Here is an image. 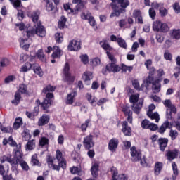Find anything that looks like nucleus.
Returning a JSON list of instances; mask_svg holds the SVG:
<instances>
[{
	"instance_id": "f257e3e1",
	"label": "nucleus",
	"mask_w": 180,
	"mask_h": 180,
	"mask_svg": "<svg viewBox=\"0 0 180 180\" xmlns=\"http://www.w3.org/2000/svg\"><path fill=\"white\" fill-rule=\"evenodd\" d=\"M56 158L58 160V165L54 164V159L53 156H46V164L49 168H51L53 171H60L61 168L63 169H67V160L63 156V152L60 150H56Z\"/></svg>"
},
{
	"instance_id": "f03ea898",
	"label": "nucleus",
	"mask_w": 180,
	"mask_h": 180,
	"mask_svg": "<svg viewBox=\"0 0 180 180\" xmlns=\"http://www.w3.org/2000/svg\"><path fill=\"white\" fill-rule=\"evenodd\" d=\"M110 7L113 11L111 13L110 18H119L122 13H124L126 12V8L128 6H130V1L129 0H111Z\"/></svg>"
},
{
	"instance_id": "7ed1b4c3",
	"label": "nucleus",
	"mask_w": 180,
	"mask_h": 180,
	"mask_svg": "<svg viewBox=\"0 0 180 180\" xmlns=\"http://www.w3.org/2000/svg\"><path fill=\"white\" fill-rule=\"evenodd\" d=\"M83 146L85 150H88L87 155L89 158H94L95 157V150L94 147H95V141H94V135L89 134L84 138Z\"/></svg>"
},
{
	"instance_id": "20e7f679",
	"label": "nucleus",
	"mask_w": 180,
	"mask_h": 180,
	"mask_svg": "<svg viewBox=\"0 0 180 180\" xmlns=\"http://www.w3.org/2000/svg\"><path fill=\"white\" fill-rule=\"evenodd\" d=\"M53 99H54V94L48 93L45 96V98L42 103L40 102L39 99H37L36 100L35 103H37V106H38V108H39L41 105L42 110H44L45 113H50V110H49V108L51 106V104L53 103Z\"/></svg>"
},
{
	"instance_id": "39448f33",
	"label": "nucleus",
	"mask_w": 180,
	"mask_h": 180,
	"mask_svg": "<svg viewBox=\"0 0 180 180\" xmlns=\"http://www.w3.org/2000/svg\"><path fill=\"white\" fill-rule=\"evenodd\" d=\"M27 86L25 84H20L19 89L15 93L14 99L11 101V103L15 106H18L20 103V101H22V94L27 95Z\"/></svg>"
},
{
	"instance_id": "423d86ee",
	"label": "nucleus",
	"mask_w": 180,
	"mask_h": 180,
	"mask_svg": "<svg viewBox=\"0 0 180 180\" xmlns=\"http://www.w3.org/2000/svg\"><path fill=\"white\" fill-rule=\"evenodd\" d=\"M107 56L111 63L106 65V70L108 72H119L120 71V66L117 65V60L115 58V56L110 53V52L107 51Z\"/></svg>"
},
{
	"instance_id": "0eeeda50",
	"label": "nucleus",
	"mask_w": 180,
	"mask_h": 180,
	"mask_svg": "<svg viewBox=\"0 0 180 180\" xmlns=\"http://www.w3.org/2000/svg\"><path fill=\"white\" fill-rule=\"evenodd\" d=\"M1 164L4 162H9L11 165V171H18V161L15 158H12V154H7L0 157Z\"/></svg>"
},
{
	"instance_id": "6e6552de",
	"label": "nucleus",
	"mask_w": 180,
	"mask_h": 180,
	"mask_svg": "<svg viewBox=\"0 0 180 180\" xmlns=\"http://www.w3.org/2000/svg\"><path fill=\"white\" fill-rule=\"evenodd\" d=\"M63 74L65 76L64 82H67L68 85H72L75 81V76L71 75L70 72V63L66 62L63 70Z\"/></svg>"
},
{
	"instance_id": "1a4fd4ad",
	"label": "nucleus",
	"mask_w": 180,
	"mask_h": 180,
	"mask_svg": "<svg viewBox=\"0 0 180 180\" xmlns=\"http://www.w3.org/2000/svg\"><path fill=\"white\" fill-rule=\"evenodd\" d=\"M131 155L133 158L134 162L141 161V165L143 167L146 165V160H143H143H141V151L137 150L136 146H132L131 148Z\"/></svg>"
},
{
	"instance_id": "9d476101",
	"label": "nucleus",
	"mask_w": 180,
	"mask_h": 180,
	"mask_svg": "<svg viewBox=\"0 0 180 180\" xmlns=\"http://www.w3.org/2000/svg\"><path fill=\"white\" fill-rule=\"evenodd\" d=\"M68 50L69 51H79L81 50V41L71 40L68 46Z\"/></svg>"
},
{
	"instance_id": "9b49d317",
	"label": "nucleus",
	"mask_w": 180,
	"mask_h": 180,
	"mask_svg": "<svg viewBox=\"0 0 180 180\" xmlns=\"http://www.w3.org/2000/svg\"><path fill=\"white\" fill-rule=\"evenodd\" d=\"M122 112H123L124 116H127V122L131 124L133 123V111L130 109V106L124 105L122 106Z\"/></svg>"
},
{
	"instance_id": "f8f14e48",
	"label": "nucleus",
	"mask_w": 180,
	"mask_h": 180,
	"mask_svg": "<svg viewBox=\"0 0 180 180\" xmlns=\"http://www.w3.org/2000/svg\"><path fill=\"white\" fill-rule=\"evenodd\" d=\"M168 143H169V140L168 139V138L160 137L157 140L159 150L162 153H164L165 151V148L168 147Z\"/></svg>"
},
{
	"instance_id": "ddd939ff",
	"label": "nucleus",
	"mask_w": 180,
	"mask_h": 180,
	"mask_svg": "<svg viewBox=\"0 0 180 180\" xmlns=\"http://www.w3.org/2000/svg\"><path fill=\"white\" fill-rule=\"evenodd\" d=\"M27 16L30 18L33 23H39V19L40 18V11L35 10L34 11H27Z\"/></svg>"
},
{
	"instance_id": "4468645a",
	"label": "nucleus",
	"mask_w": 180,
	"mask_h": 180,
	"mask_svg": "<svg viewBox=\"0 0 180 180\" xmlns=\"http://www.w3.org/2000/svg\"><path fill=\"white\" fill-rule=\"evenodd\" d=\"M13 151L15 152V160L17 161L18 167L19 165V161L23 158V152H22V143H18V146H17L16 148H15Z\"/></svg>"
},
{
	"instance_id": "2eb2a0df",
	"label": "nucleus",
	"mask_w": 180,
	"mask_h": 180,
	"mask_svg": "<svg viewBox=\"0 0 180 180\" xmlns=\"http://www.w3.org/2000/svg\"><path fill=\"white\" fill-rule=\"evenodd\" d=\"M35 33L37 36H39V37H44L46 36V28H44V26L41 24V21H39L37 23Z\"/></svg>"
},
{
	"instance_id": "dca6fc26",
	"label": "nucleus",
	"mask_w": 180,
	"mask_h": 180,
	"mask_svg": "<svg viewBox=\"0 0 180 180\" xmlns=\"http://www.w3.org/2000/svg\"><path fill=\"white\" fill-rule=\"evenodd\" d=\"M118 146H119V139L116 138H112L110 140L108 143V148L112 153H115L116 152V150H117Z\"/></svg>"
},
{
	"instance_id": "f3484780",
	"label": "nucleus",
	"mask_w": 180,
	"mask_h": 180,
	"mask_svg": "<svg viewBox=\"0 0 180 180\" xmlns=\"http://www.w3.org/2000/svg\"><path fill=\"white\" fill-rule=\"evenodd\" d=\"M72 4H77L74 15H77L79 11L84 10L85 8V5H86V2L82 0H72Z\"/></svg>"
},
{
	"instance_id": "a211bd4d",
	"label": "nucleus",
	"mask_w": 180,
	"mask_h": 180,
	"mask_svg": "<svg viewBox=\"0 0 180 180\" xmlns=\"http://www.w3.org/2000/svg\"><path fill=\"white\" fill-rule=\"evenodd\" d=\"M122 132L123 133L124 136H131V127H129V123L127 121H123L122 122Z\"/></svg>"
},
{
	"instance_id": "6ab92c4d",
	"label": "nucleus",
	"mask_w": 180,
	"mask_h": 180,
	"mask_svg": "<svg viewBox=\"0 0 180 180\" xmlns=\"http://www.w3.org/2000/svg\"><path fill=\"white\" fill-rule=\"evenodd\" d=\"M50 122V115L47 114H43L38 120L37 124L39 127L46 126V124H49Z\"/></svg>"
},
{
	"instance_id": "aec40b11",
	"label": "nucleus",
	"mask_w": 180,
	"mask_h": 180,
	"mask_svg": "<svg viewBox=\"0 0 180 180\" xmlns=\"http://www.w3.org/2000/svg\"><path fill=\"white\" fill-rule=\"evenodd\" d=\"M179 151L178 149H174L173 150H167L166 153V157L168 161H172L175 158H178V154Z\"/></svg>"
},
{
	"instance_id": "412c9836",
	"label": "nucleus",
	"mask_w": 180,
	"mask_h": 180,
	"mask_svg": "<svg viewBox=\"0 0 180 180\" xmlns=\"http://www.w3.org/2000/svg\"><path fill=\"white\" fill-rule=\"evenodd\" d=\"M2 143L3 146H8V144H9L11 147H18V146L19 145L15 141V140H13V136H10L8 139L6 138H4Z\"/></svg>"
},
{
	"instance_id": "4be33fe9",
	"label": "nucleus",
	"mask_w": 180,
	"mask_h": 180,
	"mask_svg": "<svg viewBox=\"0 0 180 180\" xmlns=\"http://www.w3.org/2000/svg\"><path fill=\"white\" fill-rule=\"evenodd\" d=\"M176 107L173 104L170 108L166 110V117L168 120H172V113L176 115Z\"/></svg>"
},
{
	"instance_id": "5701e85b",
	"label": "nucleus",
	"mask_w": 180,
	"mask_h": 180,
	"mask_svg": "<svg viewBox=\"0 0 180 180\" xmlns=\"http://www.w3.org/2000/svg\"><path fill=\"white\" fill-rule=\"evenodd\" d=\"M164 168V163L161 162H156L154 167V174L156 176H158L161 174V171Z\"/></svg>"
},
{
	"instance_id": "b1692460",
	"label": "nucleus",
	"mask_w": 180,
	"mask_h": 180,
	"mask_svg": "<svg viewBox=\"0 0 180 180\" xmlns=\"http://www.w3.org/2000/svg\"><path fill=\"white\" fill-rule=\"evenodd\" d=\"M63 51L58 46H53V52L51 54L52 58H61Z\"/></svg>"
},
{
	"instance_id": "393cba45",
	"label": "nucleus",
	"mask_w": 180,
	"mask_h": 180,
	"mask_svg": "<svg viewBox=\"0 0 180 180\" xmlns=\"http://www.w3.org/2000/svg\"><path fill=\"white\" fill-rule=\"evenodd\" d=\"M77 96V91L72 90L70 94H68L66 105H72L74 103V98Z\"/></svg>"
},
{
	"instance_id": "a878e982",
	"label": "nucleus",
	"mask_w": 180,
	"mask_h": 180,
	"mask_svg": "<svg viewBox=\"0 0 180 180\" xmlns=\"http://www.w3.org/2000/svg\"><path fill=\"white\" fill-rule=\"evenodd\" d=\"M133 16L141 25H143V23H144V21H143V15H141V11L140 10H134L133 13Z\"/></svg>"
},
{
	"instance_id": "bb28decb",
	"label": "nucleus",
	"mask_w": 180,
	"mask_h": 180,
	"mask_svg": "<svg viewBox=\"0 0 180 180\" xmlns=\"http://www.w3.org/2000/svg\"><path fill=\"white\" fill-rule=\"evenodd\" d=\"M91 172L93 178H98V176H99V165L94 163L91 166Z\"/></svg>"
},
{
	"instance_id": "cd10ccee",
	"label": "nucleus",
	"mask_w": 180,
	"mask_h": 180,
	"mask_svg": "<svg viewBox=\"0 0 180 180\" xmlns=\"http://www.w3.org/2000/svg\"><path fill=\"white\" fill-rule=\"evenodd\" d=\"M171 124L169 123V121L167 120L165 121L160 127L158 128V131L160 133V134H164L165 133L167 129H169V126Z\"/></svg>"
},
{
	"instance_id": "c85d7f7f",
	"label": "nucleus",
	"mask_w": 180,
	"mask_h": 180,
	"mask_svg": "<svg viewBox=\"0 0 180 180\" xmlns=\"http://www.w3.org/2000/svg\"><path fill=\"white\" fill-rule=\"evenodd\" d=\"M161 80L160 79H156L153 83V89L155 94H158L161 91Z\"/></svg>"
},
{
	"instance_id": "c756f323",
	"label": "nucleus",
	"mask_w": 180,
	"mask_h": 180,
	"mask_svg": "<svg viewBox=\"0 0 180 180\" xmlns=\"http://www.w3.org/2000/svg\"><path fill=\"white\" fill-rule=\"evenodd\" d=\"M36 148V141L34 139L29 140L25 145L26 151H32Z\"/></svg>"
},
{
	"instance_id": "7c9ffc66",
	"label": "nucleus",
	"mask_w": 180,
	"mask_h": 180,
	"mask_svg": "<svg viewBox=\"0 0 180 180\" xmlns=\"http://www.w3.org/2000/svg\"><path fill=\"white\" fill-rule=\"evenodd\" d=\"M34 65V64L27 62L20 68V72H27V71H30L33 68Z\"/></svg>"
},
{
	"instance_id": "2f4dec72",
	"label": "nucleus",
	"mask_w": 180,
	"mask_h": 180,
	"mask_svg": "<svg viewBox=\"0 0 180 180\" xmlns=\"http://www.w3.org/2000/svg\"><path fill=\"white\" fill-rule=\"evenodd\" d=\"M94 78V75L92 72L91 71H85L82 75V79L86 82V81H91Z\"/></svg>"
},
{
	"instance_id": "473e14b6",
	"label": "nucleus",
	"mask_w": 180,
	"mask_h": 180,
	"mask_svg": "<svg viewBox=\"0 0 180 180\" xmlns=\"http://www.w3.org/2000/svg\"><path fill=\"white\" fill-rule=\"evenodd\" d=\"M131 108L136 115H139L140 110H141V108H143V102H137L135 103V105L133 104Z\"/></svg>"
},
{
	"instance_id": "72a5a7b5",
	"label": "nucleus",
	"mask_w": 180,
	"mask_h": 180,
	"mask_svg": "<svg viewBox=\"0 0 180 180\" xmlns=\"http://www.w3.org/2000/svg\"><path fill=\"white\" fill-rule=\"evenodd\" d=\"M31 164H32V167H41V163L39 160L37 154L35 153L31 157Z\"/></svg>"
},
{
	"instance_id": "f704fd0d",
	"label": "nucleus",
	"mask_w": 180,
	"mask_h": 180,
	"mask_svg": "<svg viewBox=\"0 0 180 180\" xmlns=\"http://www.w3.org/2000/svg\"><path fill=\"white\" fill-rule=\"evenodd\" d=\"M22 124H23V120L22 119V117L16 118L13 124V130H18V129L20 128V126H22Z\"/></svg>"
},
{
	"instance_id": "c9c22d12",
	"label": "nucleus",
	"mask_w": 180,
	"mask_h": 180,
	"mask_svg": "<svg viewBox=\"0 0 180 180\" xmlns=\"http://www.w3.org/2000/svg\"><path fill=\"white\" fill-rule=\"evenodd\" d=\"M147 115L152 120H155L156 123H158V122H160V114H158L157 112H155L153 113L151 112H148Z\"/></svg>"
},
{
	"instance_id": "e433bc0d",
	"label": "nucleus",
	"mask_w": 180,
	"mask_h": 180,
	"mask_svg": "<svg viewBox=\"0 0 180 180\" xmlns=\"http://www.w3.org/2000/svg\"><path fill=\"white\" fill-rule=\"evenodd\" d=\"M32 70H33L34 74H36L37 75H39V77H43V75H44L43 69H41V67H40V65L35 66L34 64Z\"/></svg>"
},
{
	"instance_id": "4c0bfd02",
	"label": "nucleus",
	"mask_w": 180,
	"mask_h": 180,
	"mask_svg": "<svg viewBox=\"0 0 180 180\" xmlns=\"http://www.w3.org/2000/svg\"><path fill=\"white\" fill-rule=\"evenodd\" d=\"M22 139L25 140V141H29L32 139V134H30V130L27 129H25L22 133Z\"/></svg>"
},
{
	"instance_id": "58836bf2",
	"label": "nucleus",
	"mask_w": 180,
	"mask_h": 180,
	"mask_svg": "<svg viewBox=\"0 0 180 180\" xmlns=\"http://www.w3.org/2000/svg\"><path fill=\"white\" fill-rule=\"evenodd\" d=\"M36 57H37L38 60H40V61H46V55L44 54V52L43 51V49H39L36 53Z\"/></svg>"
},
{
	"instance_id": "ea45409f",
	"label": "nucleus",
	"mask_w": 180,
	"mask_h": 180,
	"mask_svg": "<svg viewBox=\"0 0 180 180\" xmlns=\"http://www.w3.org/2000/svg\"><path fill=\"white\" fill-rule=\"evenodd\" d=\"M54 91H56V86L49 84L43 89L42 92L47 95V94H51V92H54Z\"/></svg>"
},
{
	"instance_id": "a19ab883",
	"label": "nucleus",
	"mask_w": 180,
	"mask_h": 180,
	"mask_svg": "<svg viewBox=\"0 0 180 180\" xmlns=\"http://www.w3.org/2000/svg\"><path fill=\"white\" fill-rule=\"evenodd\" d=\"M55 41L56 44H61V43L64 41V37L63 36V34L56 32L55 34Z\"/></svg>"
},
{
	"instance_id": "79ce46f5",
	"label": "nucleus",
	"mask_w": 180,
	"mask_h": 180,
	"mask_svg": "<svg viewBox=\"0 0 180 180\" xmlns=\"http://www.w3.org/2000/svg\"><path fill=\"white\" fill-rule=\"evenodd\" d=\"M99 44L103 50H110V45L108 43V39H103V40L100 41Z\"/></svg>"
},
{
	"instance_id": "37998d69",
	"label": "nucleus",
	"mask_w": 180,
	"mask_h": 180,
	"mask_svg": "<svg viewBox=\"0 0 180 180\" xmlns=\"http://www.w3.org/2000/svg\"><path fill=\"white\" fill-rule=\"evenodd\" d=\"M139 98H140V94H132L129 97V102L130 103H132L134 106H135L136 103L139 102Z\"/></svg>"
},
{
	"instance_id": "c03bdc74",
	"label": "nucleus",
	"mask_w": 180,
	"mask_h": 180,
	"mask_svg": "<svg viewBox=\"0 0 180 180\" xmlns=\"http://www.w3.org/2000/svg\"><path fill=\"white\" fill-rule=\"evenodd\" d=\"M49 143H50V140L46 136H42L39 139V146H40V147H44V146H49Z\"/></svg>"
},
{
	"instance_id": "a18cd8bd",
	"label": "nucleus",
	"mask_w": 180,
	"mask_h": 180,
	"mask_svg": "<svg viewBox=\"0 0 180 180\" xmlns=\"http://www.w3.org/2000/svg\"><path fill=\"white\" fill-rule=\"evenodd\" d=\"M117 43L118 44V46L122 49H127V44L126 43V41L123 39V38L118 37Z\"/></svg>"
},
{
	"instance_id": "49530a36",
	"label": "nucleus",
	"mask_w": 180,
	"mask_h": 180,
	"mask_svg": "<svg viewBox=\"0 0 180 180\" xmlns=\"http://www.w3.org/2000/svg\"><path fill=\"white\" fill-rule=\"evenodd\" d=\"M65 23H67V18H65L64 15H62L60 17V20L58 22V27L60 29H64V27H65Z\"/></svg>"
},
{
	"instance_id": "de8ad7c7",
	"label": "nucleus",
	"mask_w": 180,
	"mask_h": 180,
	"mask_svg": "<svg viewBox=\"0 0 180 180\" xmlns=\"http://www.w3.org/2000/svg\"><path fill=\"white\" fill-rule=\"evenodd\" d=\"M173 174L175 175V176H172L173 180L176 179V176H178V165H176V163L175 162L172 163Z\"/></svg>"
},
{
	"instance_id": "09e8293b",
	"label": "nucleus",
	"mask_w": 180,
	"mask_h": 180,
	"mask_svg": "<svg viewBox=\"0 0 180 180\" xmlns=\"http://www.w3.org/2000/svg\"><path fill=\"white\" fill-rule=\"evenodd\" d=\"M92 14L88 11H86L81 14V18L83 19V20H89Z\"/></svg>"
},
{
	"instance_id": "8fccbe9b",
	"label": "nucleus",
	"mask_w": 180,
	"mask_h": 180,
	"mask_svg": "<svg viewBox=\"0 0 180 180\" xmlns=\"http://www.w3.org/2000/svg\"><path fill=\"white\" fill-rule=\"evenodd\" d=\"M120 70H122V72H126L129 71V72H131L133 71V66H127L124 63L121 64Z\"/></svg>"
},
{
	"instance_id": "3c124183",
	"label": "nucleus",
	"mask_w": 180,
	"mask_h": 180,
	"mask_svg": "<svg viewBox=\"0 0 180 180\" xmlns=\"http://www.w3.org/2000/svg\"><path fill=\"white\" fill-rule=\"evenodd\" d=\"M45 8L47 12H53L56 9V6H54V4L51 1L46 3Z\"/></svg>"
},
{
	"instance_id": "603ef678",
	"label": "nucleus",
	"mask_w": 180,
	"mask_h": 180,
	"mask_svg": "<svg viewBox=\"0 0 180 180\" xmlns=\"http://www.w3.org/2000/svg\"><path fill=\"white\" fill-rule=\"evenodd\" d=\"M18 163L20 164L21 168H22L23 171H29V165H27V162H26V161L21 160L18 162Z\"/></svg>"
},
{
	"instance_id": "864d4df0",
	"label": "nucleus",
	"mask_w": 180,
	"mask_h": 180,
	"mask_svg": "<svg viewBox=\"0 0 180 180\" xmlns=\"http://www.w3.org/2000/svg\"><path fill=\"white\" fill-rule=\"evenodd\" d=\"M172 37L175 40H179L180 39V29L173 30L172 33Z\"/></svg>"
},
{
	"instance_id": "5fc2aeb1",
	"label": "nucleus",
	"mask_w": 180,
	"mask_h": 180,
	"mask_svg": "<svg viewBox=\"0 0 180 180\" xmlns=\"http://www.w3.org/2000/svg\"><path fill=\"white\" fill-rule=\"evenodd\" d=\"M0 130L2 133H13V129L11 127H4L3 125H1Z\"/></svg>"
},
{
	"instance_id": "6e6d98bb",
	"label": "nucleus",
	"mask_w": 180,
	"mask_h": 180,
	"mask_svg": "<svg viewBox=\"0 0 180 180\" xmlns=\"http://www.w3.org/2000/svg\"><path fill=\"white\" fill-rule=\"evenodd\" d=\"M162 23L161 21H156L153 23V29L154 32H160Z\"/></svg>"
},
{
	"instance_id": "4d7b16f0",
	"label": "nucleus",
	"mask_w": 180,
	"mask_h": 180,
	"mask_svg": "<svg viewBox=\"0 0 180 180\" xmlns=\"http://www.w3.org/2000/svg\"><path fill=\"white\" fill-rule=\"evenodd\" d=\"M91 120L89 119H87L84 123L82 124L80 129L82 131L85 132L86 131V129H88V126L89 125V122Z\"/></svg>"
},
{
	"instance_id": "13d9d810",
	"label": "nucleus",
	"mask_w": 180,
	"mask_h": 180,
	"mask_svg": "<svg viewBox=\"0 0 180 180\" xmlns=\"http://www.w3.org/2000/svg\"><path fill=\"white\" fill-rule=\"evenodd\" d=\"M151 122L148 121V120L145 119L141 122V126L142 129H148Z\"/></svg>"
},
{
	"instance_id": "bf43d9fd",
	"label": "nucleus",
	"mask_w": 180,
	"mask_h": 180,
	"mask_svg": "<svg viewBox=\"0 0 180 180\" xmlns=\"http://www.w3.org/2000/svg\"><path fill=\"white\" fill-rule=\"evenodd\" d=\"M17 18L20 22H22L25 19V12L23 11V10H18Z\"/></svg>"
},
{
	"instance_id": "052dcab7",
	"label": "nucleus",
	"mask_w": 180,
	"mask_h": 180,
	"mask_svg": "<svg viewBox=\"0 0 180 180\" xmlns=\"http://www.w3.org/2000/svg\"><path fill=\"white\" fill-rule=\"evenodd\" d=\"M80 60L84 65H86L88 63H89V57H88L87 54L80 56Z\"/></svg>"
},
{
	"instance_id": "680f3d73",
	"label": "nucleus",
	"mask_w": 180,
	"mask_h": 180,
	"mask_svg": "<svg viewBox=\"0 0 180 180\" xmlns=\"http://www.w3.org/2000/svg\"><path fill=\"white\" fill-rule=\"evenodd\" d=\"M159 12H160V15L162 18H164L168 15V10L167 8H164V6L161 7L159 9Z\"/></svg>"
},
{
	"instance_id": "e2e57ef3",
	"label": "nucleus",
	"mask_w": 180,
	"mask_h": 180,
	"mask_svg": "<svg viewBox=\"0 0 180 180\" xmlns=\"http://www.w3.org/2000/svg\"><path fill=\"white\" fill-rule=\"evenodd\" d=\"M164 58L167 61H172V54L169 53V51H166L164 53Z\"/></svg>"
},
{
	"instance_id": "0e129e2a",
	"label": "nucleus",
	"mask_w": 180,
	"mask_h": 180,
	"mask_svg": "<svg viewBox=\"0 0 180 180\" xmlns=\"http://www.w3.org/2000/svg\"><path fill=\"white\" fill-rule=\"evenodd\" d=\"M169 30V27H168V25L167 23H162L160 25V32H162V33H167Z\"/></svg>"
},
{
	"instance_id": "69168bd1",
	"label": "nucleus",
	"mask_w": 180,
	"mask_h": 180,
	"mask_svg": "<svg viewBox=\"0 0 180 180\" xmlns=\"http://www.w3.org/2000/svg\"><path fill=\"white\" fill-rule=\"evenodd\" d=\"M169 136L171 137L172 140H176V137H178V131H176V130L171 129L169 131Z\"/></svg>"
},
{
	"instance_id": "338daca9",
	"label": "nucleus",
	"mask_w": 180,
	"mask_h": 180,
	"mask_svg": "<svg viewBox=\"0 0 180 180\" xmlns=\"http://www.w3.org/2000/svg\"><path fill=\"white\" fill-rule=\"evenodd\" d=\"M148 129L150 130V131H157L158 130V124L150 123Z\"/></svg>"
},
{
	"instance_id": "774afa93",
	"label": "nucleus",
	"mask_w": 180,
	"mask_h": 180,
	"mask_svg": "<svg viewBox=\"0 0 180 180\" xmlns=\"http://www.w3.org/2000/svg\"><path fill=\"white\" fill-rule=\"evenodd\" d=\"M9 64L10 62L8 58H3L0 62V67H8Z\"/></svg>"
}]
</instances>
